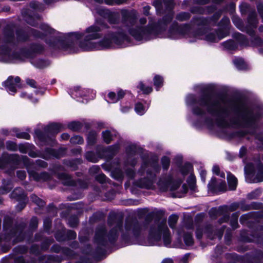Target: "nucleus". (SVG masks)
Returning a JSON list of instances; mask_svg holds the SVG:
<instances>
[{"label":"nucleus","mask_w":263,"mask_h":263,"mask_svg":"<svg viewBox=\"0 0 263 263\" xmlns=\"http://www.w3.org/2000/svg\"><path fill=\"white\" fill-rule=\"evenodd\" d=\"M188 105L195 106L194 114L202 116L207 111L215 119L218 126L226 127L228 120H232L236 124L243 127H253L260 117V114L243 104L236 102H226L221 98L213 99L209 95H204L197 100L194 95H189L186 99Z\"/></svg>","instance_id":"obj_1"},{"label":"nucleus","mask_w":263,"mask_h":263,"mask_svg":"<svg viewBox=\"0 0 263 263\" xmlns=\"http://www.w3.org/2000/svg\"><path fill=\"white\" fill-rule=\"evenodd\" d=\"M106 28L107 26L104 22L102 21H97L94 25L86 28L84 33H72L70 39L78 40L83 37L84 40L80 43V47L84 50L107 49L112 47L114 44L123 46L122 42L124 40H127V37L124 33H122L119 36L118 32L109 31L99 42L93 41L100 39L102 36L101 32Z\"/></svg>","instance_id":"obj_2"},{"label":"nucleus","mask_w":263,"mask_h":263,"mask_svg":"<svg viewBox=\"0 0 263 263\" xmlns=\"http://www.w3.org/2000/svg\"><path fill=\"white\" fill-rule=\"evenodd\" d=\"M28 35L22 30H18L16 32V37L14 36L13 28L9 26H7L3 31V37H0V60L6 62H11L15 60L23 61L26 58L31 57L32 53H34V44L31 45L30 50H27L23 49L20 53H11L10 51L6 48L7 45H16L20 42L27 41Z\"/></svg>","instance_id":"obj_3"},{"label":"nucleus","mask_w":263,"mask_h":263,"mask_svg":"<svg viewBox=\"0 0 263 263\" xmlns=\"http://www.w3.org/2000/svg\"><path fill=\"white\" fill-rule=\"evenodd\" d=\"M136 22V18L128 12L122 13V24L124 28L121 29V32H118L119 36L122 33H124L127 37V40H124L122 44L124 42H128V36L125 33L126 30L137 41H148L159 34V31L154 24L149 23L147 26H143L146 23L145 18L140 19L139 25L135 26Z\"/></svg>","instance_id":"obj_4"},{"label":"nucleus","mask_w":263,"mask_h":263,"mask_svg":"<svg viewBox=\"0 0 263 263\" xmlns=\"http://www.w3.org/2000/svg\"><path fill=\"white\" fill-rule=\"evenodd\" d=\"M228 34L227 31L221 29L214 32L206 33L203 30L193 31L189 24L179 25L176 22L174 23L168 31L167 36L172 39H177L182 36L190 39V42H193L197 40H205L208 42H217Z\"/></svg>","instance_id":"obj_5"},{"label":"nucleus","mask_w":263,"mask_h":263,"mask_svg":"<svg viewBox=\"0 0 263 263\" xmlns=\"http://www.w3.org/2000/svg\"><path fill=\"white\" fill-rule=\"evenodd\" d=\"M108 222L110 226H113L115 224L114 228L110 230L108 234H107L105 228L103 226L99 227L96 230L95 239V242L99 246H106L109 243L114 242L117 240L119 233L121 230L122 226L121 220L109 217Z\"/></svg>","instance_id":"obj_6"},{"label":"nucleus","mask_w":263,"mask_h":263,"mask_svg":"<svg viewBox=\"0 0 263 263\" xmlns=\"http://www.w3.org/2000/svg\"><path fill=\"white\" fill-rule=\"evenodd\" d=\"M162 236L165 246L170 245L171 239L170 232L166 225V220L159 219L155 220L149 228L148 236L149 245H158Z\"/></svg>","instance_id":"obj_7"},{"label":"nucleus","mask_w":263,"mask_h":263,"mask_svg":"<svg viewBox=\"0 0 263 263\" xmlns=\"http://www.w3.org/2000/svg\"><path fill=\"white\" fill-rule=\"evenodd\" d=\"M161 170L158 164L157 159H154L152 161L144 162L141 167L140 172L146 171V176L138 180L136 184L141 188L148 189H153L154 180L157 173Z\"/></svg>","instance_id":"obj_8"},{"label":"nucleus","mask_w":263,"mask_h":263,"mask_svg":"<svg viewBox=\"0 0 263 263\" xmlns=\"http://www.w3.org/2000/svg\"><path fill=\"white\" fill-rule=\"evenodd\" d=\"M245 173L248 183L263 181V165L260 161L248 163L245 167Z\"/></svg>","instance_id":"obj_9"},{"label":"nucleus","mask_w":263,"mask_h":263,"mask_svg":"<svg viewBox=\"0 0 263 263\" xmlns=\"http://www.w3.org/2000/svg\"><path fill=\"white\" fill-rule=\"evenodd\" d=\"M11 219L5 218L3 227L6 233V240L9 241L14 238L13 239V245H14L24 239V234L22 227H11Z\"/></svg>","instance_id":"obj_10"},{"label":"nucleus","mask_w":263,"mask_h":263,"mask_svg":"<svg viewBox=\"0 0 263 263\" xmlns=\"http://www.w3.org/2000/svg\"><path fill=\"white\" fill-rule=\"evenodd\" d=\"M248 22V26L246 28V32L251 36V45L253 46L262 45L263 42L259 37L255 35V31L253 29L256 27L258 23L255 12L252 11L250 13Z\"/></svg>","instance_id":"obj_11"},{"label":"nucleus","mask_w":263,"mask_h":263,"mask_svg":"<svg viewBox=\"0 0 263 263\" xmlns=\"http://www.w3.org/2000/svg\"><path fill=\"white\" fill-rule=\"evenodd\" d=\"M138 152V149L135 145L129 146L126 148L127 158L125 161L126 166L130 165L135 166L137 162V157H136Z\"/></svg>","instance_id":"obj_12"},{"label":"nucleus","mask_w":263,"mask_h":263,"mask_svg":"<svg viewBox=\"0 0 263 263\" xmlns=\"http://www.w3.org/2000/svg\"><path fill=\"white\" fill-rule=\"evenodd\" d=\"M125 228L128 233L138 236L144 228V226L137 221H127Z\"/></svg>","instance_id":"obj_13"},{"label":"nucleus","mask_w":263,"mask_h":263,"mask_svg":"<svg viewBox=\"0 0 263 263\" xmlns=\"http://www.w3.org/2000/svg\"><path fill=\"white\" fill-rule=\"evenodd\" d=\"M20 81L21 79L20 77H16L14 78L12 76H10L3 82V86L9 92L15 93L16 92V88L20 87L19 84Z\"/></svg>","instance_id":"obj_14"},{"label":"nucleus","mask_w":263,"mask_h":263,"mask_svg":"<svg viewBox=\"0 0 263 263\" xmlns=\"http://www.w3.org/2000/svg\"><path fill=\"white\" fill-rule=\"evenodd\" d=\"M46 42L49 46L53 49H63L67 50L71 48L73 43L70 44H65L64 41L58 40L54 37H51L49 40H47Z\"/></svg>","instance_id":"obj_15"},{"label":"nucleus","mask_w":263,"mask_h":263,"mask_svg":"<svg viewBox=\"0 0 263 263\" xmlns=\"http://www.w3.org/2000/svg\"><path fill=\"white\" fill-rule=\"evenodd\" d=\"M225 228L224 226H222L219 229L214 230L212 227L208 226L205 229V232L207 235V237L211 239H214L216 237H218L220 239L222 238Z\"/></svg>","instance_id":"obj_16"},{"label":"nucleus","mask_w":263,"mask_h":263,"mask_svg":"<svg viewBox=\"0 0 263 263\" xmlns=\"http://www.w3.org/2000/svg\"><path fill=\"white\" fill-rule=\"evenodd\" d=\"M11 198L15 199L17 200H23V202L20 203L17 207H20V211L22 210L25 206L26 195L24 191L20 187L15 189L10 195Z\"/></svg>","instance_id":"obj_17"},{"label":"nucleus","mask_w":263,"mask_h":263,"mask_svg":"<svg viewBox=\"0 0 263 263\" xmlns=\"http://www.w3.org/2000/svg\"><path fill=\"white\" fill-rule=\"evenodd\" d=\"M27 167L29 177L35 181H45L50 178L49 174L47 173L43 172L39 173L35 170L32 169L30 167L28 166H27Z\"/></svg>","instance_id":"obj_18"},{"label":"nucleus","mask_w":263,"mask_h":263,"mask_svg":"<svg viewBox=\"0 0 263 263\" xmlns=\"http://www.w3.org/2000/svg\"><path fill=\"white\" fill-rule=\"evenodd\" d=\"M20 160V157L17 155L3 154L2 158H0V168L5 167L9 163H17Z\"/></svg>","instance_id":"obj_19"},{"label":"nucleus","mask_w":263,"mask_h":263,"mask_svg":"<svg viewBox=\"0 0 263 263\" xmlns=\"http://www.w3.org/2000/svg\"><path fill=\"white\" fill-rule=\"evenodd\" d=\"M208 187L212 192L224 191L227 186L225 181H221L217 184L216 178L213 177L208 184Z\"/></svg>","instance_id":"obj_20"},{"label":"nucleus","mask_w":263,"mask_h":263,"mask_svg":"<svg viewBox=\"0 0 263 263\" xmlns=\"http://www.w3.org/2000/svg\"><path fill=\"white\" fill-rule=\"evenodd\" d=\"M180 183H177L175 184H172V180L171 179L167 180L161 179L158 182V185L163 190H167L169 188L172 191H175L179 187Z\"/></svg>","instance_id":"obj_21"},{"label":"nucleus","mask_w":263,"mask_h":263,"mask_svg":"<svg viewBox=\"0 0 263 263\" xmlns=\"http://www.w3.org/2000/svg\"><path fill=\"white\" fill-rule=\"evenodd\" d=\"M216 9L215 5L208 7L206 9L201 6H195L191 9V12L193 13L203 14L205 13V12H208V13L212 12L216 10Z\"/></svg>","instance_id":"obj_22"},{"label":"nucleus","mask_w":263,"mask_h":263,"mask_svg":"<svg viewBox=\"0 0 263 263\" xmlns=\"http://www.w3.org/2000/svg\"><path fill=\"white\" fill-rule=\"evenodd\" d=\"M62 128L63 126L60 123H52L48 125L45 128V131L47 133L56 134L58 133Z\"/></svg>","instance_id":"obj_23"},{"label":"nucleus","mask_w":263,"mask_h":263,"mask_svg":"<svg viewBox=\"0 0 263 263\" xmlns=\"http://www.w3.org/2000/svg\"><path fill=\"white\" fill-rule=\"evenodd\" d=\"M97 12L101 15H107L108 16V22L110 24H116L118 22V19L115 14L110 13L107 9H99L97 10Z\"/></svg>","instance_id":"obj_24"},{"label":"nucleus","mask_w":263,"mask_h":263,"mask_svg":"<svg viewBox=\"0 0 263 263\" xmlns=\"http://www.w3.org/2000/svg\"><path fill=\"white\" fill-rule=\"evenodd\" d=\"M59 178L62 181V183L64 185H73L74 182L71 179L70 176L65 173H62L59 174Z\"/></svg>","instance_id":"obj_25"},{"label":"nucleus","mask_w":263,"mask_h":263,"mask_svg":"<svg viewBox=\"0 0 263 263\" xmlns=\"http://www.w3.org/2000/svg\"><path fill=\"white\" fill-rule=\"evenodd\" d=\"M227 180L230 189L231 190H235L237 185V178L230 173H228Z\"/></svg>","instance_id":"obj_26"},{"label":"nucleus","mask_w":263,"mask_h":263,"mask_svg":"<svg viewBox=\"0 0 263 263\" xmlns=\"http://www.w3.org/2000/svg\"><path fill=\"white\" fill-rule=\"evenodd\" d=\"M235 37L240 45L243 46H248L249 45V42L244 35L239 33H236Z\"/></svg>","instance_id":"obj_27"},{"label":"nucleus","mask_w":263,"mask_h":263,"mask_svg":"<svg viewBox=\"0 0 263 263\" xmlns=\"http://www.w3.org/2000/svg\"><path fill=\"white\" fill-rule=\"evenodd\" d=\"M13 185L10 181L8 180L4 181L3 186L0 189V192L2 194H6L8 193L12 188Z\"/></svg>","instance_id":"obj_28"},{"label":"nucleus","mask_w":263,"mask_h":263,"mask_svg":"<svg viewBox=\"0 0 263 263\" xmlns=\"http://www.w3.org/2000/svg\"><path fill=\"white\" fill-rule=\"evenodd\" d=\"M102 136L103 141L106 143L109 144L113 140V134L109 130H105L102 133Z\"/></svg>","instance_id":"obj_29"},{"label":"nucleus","mask_w":263,"mask_h":263,"mask_svg":"<svg viewBox=\"0 0 263 263\" xmlns=\"http://www.w3.org/2000/svg\"><path fill=\"white\" fill-rule=\"evenodd\" d=\"M209 21L208 19L203 18L202 17H194L193 19V23L197 26H202L209 24Z\"/></svg>","instance_id":"obj_30"},{"label":"nucleus","mask_w":263,"mask_h":263,"mask_svg":"<svg viewBox=\"0 0 263 263\" xmlns=\"http://www.w3.org/2000/svg\"><path fill=\"white\" fill-rule=\"evenodd\" d=\"M97 134L95 131L90 132L87 136V142L89 145H92L97 140Z\"/></svg>","instance_id":"obj_31"},{"label":"nucleus","mask_w":263,"mask_h":263,"mask_svg":"<svg viewBox=\"0 0 263 263\" xmlns=\"http://www.w3.org/2000/svg\"><path fill=\"white\" fill-rule=\"evenodd\" d=\"M191 17L190 13L188 12H182L178 13L176 16V18L180 22H183L189 20Z\"/></svg>","instance_id":"obj_32"},{"label":"nucleus","mask_w":263,"mask_h":263,"mask_svg":"<svg viewBox=\"0 0 263 263\" xmlns=\"http://www.w3.org/2000/svg\"><path fill=\"white\" fill-rule=\"evenodd\" d=\"M233 63L238 69H243L246 68V64L242 59H235L233 60Z\"/></svg>","instance_id":"obj_33"},{"label":"nucleus","mask_w":263,"mask_h":263,"mask_svg":"<svg viewBox=\"0 0 263 263\" xmlns=\"http://www.w3.org/2000/svg\"><path fill=\"white\" fill-rule=\"evenodd\" d=\"M85 157L89 161L95 163L98 161V158L92 152H88L85 154Z\"/></svg>","instance_id":"obj_34"},{"label":"nucleus","mask_w":263,"mask_h":263,"mask_svg":"<svg viewBox=\"0 0 263 263\" xmlns=\"http://www.w3.org/2000/svg\"><path fill=\"white\" fill-rule=\"evenodd\" d=\"M240 209V203H233L229 208L227 206H220L219 210L226 211L228 209L230 211H234L237 209Z\"/></svg>","instance_id":"obj_35"},{"label":"nucleus","mask_w":263,"mask_h":263,"mask_svg":"<svg viewBox=\"0 0 263 263\" xmlns=\"http://www.w3.org/2000/svg\"><path fill=\"white\" fill-rule=\"evenodd\" d=\"M239 214L237 213H235L232 214V218L230 221L231 226L234 229H236L238 227V218Z\"/></svg>","instance_id":"obj_36"},{"label":"nucleus","mask_w":263,"mask_h":263,"mask_svg":"<svg viewBox=\"0 0 263 263\" xmlns=\"http://www.w3.org/2000/svg\"><path fill=\"white\" fill-rule=\"evenodd\" d=\"M40 20V16L39 15L35 16V17H33L32 16H27L25 18L26 22L32 25V26H36L37 23L36 22V20Z\"/></svg>","instance_id":"obj_37"},{"label":"nucleus","mask_w":263,"mask_h":263,"mask_svg":"<svg viewBox=\"0 0 263 263\" xmlns=\"http://www.w3.org/2000/svg\"><path fill=\"white\" fill-rule=\"evenodd\" d=\"M13 130L16 133V136L18 138L29 139L30 138V136L27 133L20 132L17 129H14Z\"/></svg>","instance_id":"obj_38"},{"label":"nucleus","mask_w":263,"mask_h":263,"mask_svg":"<svg viewBox=\"0 0 263 263\" xmlns=\"http://www.w3.org/2000/svg\"><path fill=\"white\" fill-rule=\"evenodd\" d=\"M184 241L186 246H192L194 242L192 235L190 233L185 234L184 235Z\"/></svg>","instance_id":"obj_39"},{"label":"nucleus","mask_w":263,"mask_h":263,"mask_svg":"<svg viewBox=\"0 0 263 263\" xmlns=\"http://www.w3.org/2000/svg\"><path fill=\"white\" fill-rule=\"evenodd\" d=\"M68 127L73 131L78 130L81 128V124L79 122H72L68 124Z\"/></svg>","instance_id":"obj_40"},{"label":"nucleus","mask_w":263,"mask_h":263,"mask_svg":"<svg viewBox=\"0 0 263 263\" xmlns=\"http://www.w3.org/2000/svg\"><path fill=\"white\" fill-rule=\"evenodd\" d=\"M154 85L156 87L157 90L163 84V78L160 76H156L154 79Z\"/></svg>","instance_id":"obj_41"},{"label":"nucleus","mask_w":263,"mask_h":263,"mask_svg":"<svg viewBox=\"0 0 263 263\" xmlns=\"http://www.w3.org/2000/svg\"><path fill=\"white\" fill-rule=\"evenodd\" d=\"M178 219V216L175 215H172L169 217L168 224L171 228L174 229L175 227Z\"/></svg>","instance_id":"obj_42"},{"label":"nucleus","mask_w":263,"mask_h":263,"mask_svg":"<svg viewBox=\"0 0 263 263\" xmlns=\"http://www.w3.org/2000/svg\"><path fill=\"white\" fill-rule=\"evenodd\" d=\"M192 169V165L189 163H185L181 168V173L183 175H187Z\"/></svg>","instance_id":"obj_43"},{"label":"nucleus","mask_w":263,"mask_h":263,"mask_svg":"<svg viewBox=\"0 0 263 263\" xmlns=\"http://www.w3.org/2000/svg\"><path fill=\"white\" fill-rule=\"evenodd\" d=\"M83 139L79 136H73L70 139V142L74 144H81L83 143Z\"/></svg>","instance_id":"obj_44"},{"label":"nucleus","mask_w":263,"mask_h":263,"mask_svg":"<svg viewBox=\"0 0 263 263\" xmlns=\"http://www.w3.org/2000/svg\"><path fill=\"white\" fill-rule=\"evenodd\" d=\"M31 199L33 202H34L39 206H43L45 205V202L44 201H43L35 195H32L31 196Z\"/></svg>","instance_id":"obj_45"},{"label":"nucleus","mask_w":263,"mask_h":263,"mask_svg":"<svg viewBox=\"0 0 263 263\" xmlns=\"http://www.w3.org/2000/svg\"><path fill=\"white\" fill-rule=\"evenodd\" d=\"M261 191L260 189H256L248 195V198L250 199L257 198L261 194Z\"/></svg>","instance_id":"obj_46"},{"label":"nucleus","mask_w":263,"mask_h":263,"mask_svg":"<svg viewBox=\"0 0 263 263\" xmlns=\"http://www.w3.org/2000/svg\"><path fill=\"white\" fill-rule=\"evenodd\" d=\"M161 163L163 168L165 170H167L170 166V159L168 157L164 156L161 159Z\"/></svg>","instance_id":"obj_47"},{"label":"nucleus","mask_w":263,"mask_h":263,"mask_svg":"<svg viewBox=\"0 0 263 263\" xmlns=\"http://www.w3.org/2000/svg\"><path fill=\"white\" fill-rule=\"evenodd\" d=\"M135 110L136 112L140 115H142L145 112L144 107L140 103H138L136 104Z\"/></svg>","instance_id":"obj_48"},{"label":"nucleus","mask_w":263,"mask_h":263,"mask_svg":"<svg viewBox=\"0 0 263 263\" xmlns=\"http://www.w3.org/2000/svg\"><path fill=\"white\" fill-rule=\"evenodd\" d=\"M34 65L39 68H43L48 65V63L43 60H39L34 62Z\"/></svg>","instance_id":"obj_49"},{"label":"nucleus","mask_w":263,"mask_h":263,"mask_svg":"<svg viewBox=\"0 0 263 263\" xmlns=\"http://www.w3.org/2000/svg\"><path fill=\"white\" fill-rule=\"evenodd\" d=\"M232 21L235 25L240 30H242L243 27L242 24L241 20L237 17L234 16L232 18Z\"/></svg>","instance_id":"obj_50"},{"label":"nucleus","mask_w":263,"mask_h":263,"mask_svg":"<svg viewBox=\"0 0 263 263\" xmlns=\"http://www.w3.org/2000/svg\"><path fill=\"white\" fill-rule=\"evenodd\" d=\"M138 87L145 94H148L151 93L153 90V89L151 87H145L144 85L142 82L140 83Z\"/></svg>","instance_id":"obj_51"},{"label":"nucleus","mask_w":263,"mask_h":263,"mask_svg":"<svg viewBox=\"0 0 263 263\" xmlns=\"http://www.w3.org/2000/svg\"><path fill=\"white\" fill-rule=\"evenodd\" d=\"M79 163L80 162L77 160H69L66 162V164L70 167L72 170H74L77 167L78 163Z\"/></svg>","instance_id":"obj_52"},{"label":"nucleus","mask_w":263,"mask_h":263,"mask_svg":"<svg viewBox=\"0 0 263 263\" xmlns=\"http://www.w3.org/2000/svg\"><path fill=\"white\" fill-rule=\"evenodd\" d=\"M30 6L32 9L37 10H43L44 9L43 5L37 2H31L30 4Z\"/></svg>","instance_id":"obj_53"},{"label":"nucleus","mask_w":263,"mask_h":263,"mask_svg":"<svg viewBox=\"0 0 263 263\" xmlns=\"http://www.w3.org/2000/svg\"><path fill=\"white\" fill-rule=\"evenodd\" d=\"M223 45L226 48L230 50L234 49L236 47V44L233 41L226 42L223 43Z\"/></svg>","instance_id":"obj_54"},{"label":"nucleus","mask_w":263,"mask_h":263,"mask_svg":"<svg viewBox=\"0 0 263 263\" xmlns=\"http://www.w3.org/2000/svg\"><path fill=\"white\" fill-rule=\"evenodd\" d=\"M41 29L43 30L46 33H53L55 30L52 28H50L47 25L42 24L40 26Z\"/></svg>","instance_id":"obj_55"},{"label":"nucleus","mask_w":263,"mask_h":263,"mask_svg":"<svg viewBox=\"0 0 263 263\" xmlns=\"http://www.w3.org/2000/svg\"><path fill=\"white\" fill-rule=\"evenodd\" d=\"M173 15H174L173 12L172 11L170 12L167 15H166V16H165L163 17V24L165 25L167 23H170L172 20V19L173 18Z\"/></svg>","instance_id":"obj_56"},{"label":"nucleus","mask_w":263,"mask_h":263,"mask_svg":"<svg viewBox=\"0 0 263 263\" xmlns=\"http://www.w3.org/2000/svg\"><path fill=\"white\" fill-rule=\"evenodd\" d=\"M78 222V219L76 217H71L68 219V223L71 227H76Z\"/></svg>","instance_id":"obj_57"},{"label":"nucleus","mask_w":263,"mask_h":263,"mask_svg":"<svg viewBox=\"0 0 263 263\" xmlns=\"http://www.w3.org/2000/svg\"><path fill=\"white\" fill-rule=\"evenodd\" d=\"M114 177L117 179H122L124 176V173L120 170H116L113 172Z\"/></svg>","instance_id":"obj_58"},{"label":"nucleus","mask_w":263,"mask_h":263,"mask_svg":"<svg viewBox=\"0 0 263 263\" xmlns=\"http://www.w3.org/2000/svg\"><path fill=\"white\" fill-rule=\"evenodd\" d=\"M6 147L7 149L12 151H15L17 149L16 144L11 141H8L6 143Z\"/></svg>","instance_id":"obj_59"},{"label":"nucleus","mask_w":263,"mask_h":263,"mask_svg":"<svg viewBox=\"0 0 263 263\" xmlns=\"http://www.w3.org/2000/svg\"><path fill=\"white\" fill-rule=\"evenodd\" d=\"M96 179L101 183L106 182L107 178L103 174H100L96 176Z\"/></svg>","instance_id":"obj_60"},{"label":"nucleus","mask_w":263,"mask_h":263,"mask_svg":"<svg viewBox=\"0 0 263 263\" xmlns=\"http://www.w3.org/2000/svg\"><path fill=\"white\" fill-rule=\"evenodd\" d=\"M213 172L217 175H219L222 178H224L225 175L224 173H220L219 167L217 165H214L213 167Z\"/></svg>","instance_id":"obj_61"},{"label":"nucleus","mask_w":263,"mask_h":263,"mask_svg":"<svg viewBox=\"0 0 263 263\" xmlns=\"http://www.w3.org/2000/svg\"><path fill=\"white\" fill-rule=\"evenodd\" d=\"M125 0H104L105 3L108 5H113L114 4H121L123 3Z\"/></svg>","instance_id":"obj_62"},{"label":"nucleus","mask_w":263,"mask_h":263,"mask_svg":"<svg viewBox=\"0 0 263 263\" xmlns=\"http://www.w3.org/2000/svg\"><path fill=\"white\" fill-rule=\"evenodd\" d=\"M76 233L73 231L69 230L67 232V237L68 239H74L76 238Z\"/></svg>","instance_id":"obj_63"},{"label":"nucleus","mask_w":263,"mask_h":263,"mask_svg":"<svg viewBox=\"0 0 263 263\" xmlns=\"http://www.w3.org/2000/svg\"><path fill=\"white\" fill-rule=\"evenodd\" d=\"M108 97L111 100L112 103H116L119 101L117 96L113 92H110L108 93Z\"/></svg>","instance_id":"obj_64"}]
</instances>
